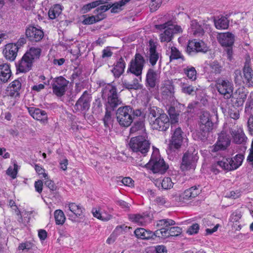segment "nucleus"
<instances>
[{"label": "nucleus", "mask_w": 253, "mask_h": 253, "mask_svg": "<svg viewBox=\"0 0 253 253\" xmlns=\"http://www.w3.org/2000/svg\"><path fill=\"white\" fill-rule=\"evenodd\" d=\"M146 61L144 57L139 53L135 54L134 58L132 59L129 64L127 72L135 75L137 78H134L131 83L126 80L122 81L124 88L130 90L140 89L142 85L140 84L142 81V73Z\"/></svg>", "instance_id": "obj_1"}, {"label": "nucleus", "mask_w": 253, "mask_h": 253, "mask_svg": "<svg viewBox=\"0 0 253 253\" xmlns=\"http://www.w3.org/2000/svg\"><path fill=\"white\" fill-rule=\"evenodd\" d=\"M41 53V48L34 47L30 48L16 64L17 71L20 73L29 71L32 69L34 61L40 58Z\"/></svg>", "instance_id": "obj_2"}, {"label": "nucleus", "mask_w": 253, "mask_h": 253, "mask_svg": "<svg viewBox=\"0 0 253 253\" xmlns=\"http://www.w3.org/2000/svg\"><path fill=\"white\" fill-rule=\"evenodd\" d=\"M102 96L107 98L106 110H115L117 107L123 103L117 87L111 84H108L102 89Z\"/></svg>", "instance_id": "obj_3"}, {"label": "nucleus", "mask_w": 253, "mask_h": 253, "mask_svg": "<svg viewBox=\"0 0 253 253\" xmlns=\"http://www.w3.org/2000/svg\"><path fill=\"white\" fill-rule=\"evenodd\" d=\"M155 27L157 30H164L159 35V39L161 42H169L172 41L175 34L182 32V29L180 26L173 25L171 21L155 25Z\"/></svg>", "instance_id": "obj_4"}, {"label": "nucleus", "mask_w": 253, "mask_h": 253, "mask_svg": "<svg viewBox=\"0 0 253 253\" xmlns=\"http://www.w3.org/2000/svg\"><path fill=\"white\" fill-rule=\"evenodd\" d=\"M129 146L132 151L140 152L145 155L150 149V143L146 139L145 136L138 135L131 138Z\"/></svg>", "instance_id": "obj_5"}, {"label": "nucleus", "mask_w": 253, "mask_h": 253, "mask_svg": "<svg viewBox=\"0 0 253 253\" xmlns=\"http://www.w3.org/2000/svg\"><path fill=\"white\" fill-rule=\"evenodd\" d=\"M133 108L130 106L119 107L116 113L117 122L124 127H128L133 122L132 113Z\"/></svg>", "instance_id": "obj_6"}, {"label": "nucleus", "mask_w": 253, "mask_h": 253, "mask_svg": "<svg viewBox=\"0 0 253 253\" xmlns=\"http://www.w3.org/2000/svg\"><path fill=\"white\" fill-rule=\"evenodd\" d=\"M200 133L201 139H207L209 132L212 129L213 124L211 121L210 114L207 111H204L200 116L199 123Z\"/></svg>", "instance_id": "obj_7"}, {"label": "nucleus", "mask_w": 253, "mask_h": 253, "mask_svg": "<svg viewBox=\"0 0 253 253\" xmlns=\"http://www.w3.org/2000/svg\"><path fill=\"white\" fill-rule=\"evenodd\" d=\"M244 155H236L233 158H223L222 160L217 162V165L224 170L231 171L238 168L242 164Z\"/></svg>", "instance_id": "obj_8"}, {"label": "nucleus", "mask_w": 253, "mask_h": 253, "mask_svg": "<svg viewBox=\"0 0 253 253\" xmlns=\"http://www.w3.org/2000/svg\"><path fill=\"white\" fill-rule=\"evenodd\" d=\"M69 81L62 76L53 79L51 82L53 93L57 97H61L65 95Z\"/></svg>", "instance_id": "obj_9"}, {"label": "nucleus", "mask_w": 253, "mask_h": 253, "mask_svg": "<svg viewBox=\"0 0 253 253\" xmlns=\"http://www.w3.org/2000/svg\"><path fill=\"white\" fill-rule=\"evenodd\" d=\"M147 165L154 173H164L169 168L164 159L158 155H152Z\"/></svg>", "instance_id": "obj_10"}, {"label": "nucleus", "mask_w": 253, "mask_h": 253, "mask_svg": "<svg viewBox=\"0 0 253 253\" xmlns=\"http://www.w3.org/2000/svg\"><path fill=\"white\" fill-rule=\"evenodd\" d=\"M215 86L219 93L223 95L225 98L228 99L231 97L233 90V84L231 82L220 78L216 81Z\"/></svg>", "instance_id": "obj_11"}, {"label": "nucleus", "mask_w": 253, "mask_h": 253, "mask_svg": "<svg viewBox=\"0 0 253 253\" xmlns=\"http://www.w3.org/2000/svg\"><path fill=\"white\" fill-rule=\"evenodd\" d=\"M198 159L197 152L188 150L184 154L182 157L180 166L181 170L185 171L193 168Z\"/></svg>", "instance_id": "obj_12"}, {"label": "nucleus", "mask_w": 253, "mask_h": 253, "mask_svg": "<svg viewBox=\"0 0 253 253\" xmlns=\"http://www.w3.org/2000/svg\"><path fill=\"white\" fill-rule=\"evenodd\" d=\"M150 125L153 129L165 131L169 127V118L166 114H161L155 120H151Z\"/></svg>", "instance_id": "obj_13"}, {"label": "nucleus", "mask_w": 253, "mask_h": 253, "mask_svg": "<svg viewBox=\"0 0 253 253\" xmlns=\"http://www.w3.org/2000/svg\"><path fill=\"white\" fill-rule=\"evenodd\" d=\"M208 49L206 44L202 41L193 40L189 41L186 51L189 55H193L199 52H206Z\"/></svg>", "instance_id": "obj_14"}, {"label": "nucleus", "mask_w": 253, "mask_h": 253, "mask_svg": "<svg viewBox=\"0 0 253 253\" xmlns=\"http://www.w3.org/2000/svg\"><path fill=\"white\" fill-rule=\"evenodd\" d=\"M183 132L180 127L175 129L170 140L167 151L171 152L180 148L183 141Z\"/></svg>", "instance_id": "obj_15"}, {"label": "nucleus", "mask_w": 253, "mask_h": 253, "mask_svg": "<svg viewBox=\"0 0 253 253\" xmlns=\"http://www.w3.org/2000/svg\"><path fill=\"white\" fill-rule=\"evenodd\" d=\"M159 79L160 75L158 71L153 68L148 69L146 75L145 85L149 90L156 87L159 84Z\"/></svg>", "instance_id": "obj_16"}, {"label": "nucleus", "mask_w": 253, "mask_h": 253, "mask_svg": "<svg viewBox=\"0 0 253 253\" xmlns=\"http://www.w3.org/2000/svg\"><path fill=\"white\" fill-rule=\"evenodd\" d=\"M229 136L226 133L221 132L218 135L216 143L211 148V152H216L219 150H225L230 144Z\"/></svg>", "instance_id": "obj_17"}, {"label": "nucleus", "mask_w": 253, "mask_h": 253, "mask_svg": "<svg viewBox=\"0 0 253 253\" xmlns=\"http://www.w3.org/2000/svg\"><path fill=\"white\" fill-rule=\"evenodd\" d=\"M91 97L87 91L84 92L82 95L77 101L74 108L77 111H87L90 107Z\"/></svg>", "instance_id": "obj_18"}, {"label": "nucleus", "mask_w": 253, "mask_h": 253, "mask_svg": "<svg viewBox=\"0 0 253 253\" xmlns=\"http://www.w3.org/2000/svg\"><path fill=\"white\" fill-rule=\"evenodd\" d=\"M26 36L32 42H38L43 37V31L33 26H29L26 30Z\"/></svg>", "instance_id": "obj_19"}, {"label": "nucleus", "mask_w": 253, "mask_h": 253, "mask_svg": "<svg viewBox=\"0 0 253 253\" xmlns=\"http://www.w3.org/2000/svg\"><path fill=\"white\" fill-rule=\"evenodd\" d=\"M230 133L231 134L233 141L237 144H243L247 139L243 129L238 126H234L230 128Z\"/></svg>", "instance_id": "obj_20"}, {"label": "nucleus", "mask_w": 253, "mask_h": 253, "mask_svg": "<svg viewBox=\"0 0 253 253\" xmlns=\"http://www.w3.org/2000/svg\"><path fill=\"white\" fill-rule=\"evenodd\" d=\"M175 224V222L171 219L167 218L158 220L156 224L157 230L154 232L155 236L156 237L162 238V234L160 232H161L162 230H167L169 226L174 225Z\"/></svg>", "instance_id": "obj_21"}, {"label": "nucleus", "mask_w": 253, "mask_h": 253, "mask_svg": "<svg viewBox=\"0 0 253 253\" xmlns=\"http://www.w3.org/2000/svg\"><path fill=\"white\" fill-rule=\"evenodd\" d=\"M174 85L172 82L170 81L166 82L162 89V98L168 100L169 102H172L174 99Z\"/></svg>", "instance_id": "obj_22"}, {"label": "nucleus", "mask_w": 253, "mask_h": 253, "mask_svg": "<svg viewBox=\"0 0 253 253\" xmlns=\"http://www.w3.org/2000/svg\"><path fill=\"white\" fill-rule=\"evenodd\" d=\"M199 187V185L194 186L185 190L179 196L180 201L185 202L197 196L201 192Z\"/></svg>", "instance_id": "obj_23"}, {"label": "nucleus", "mask_w": 253, "mask_h": 253, "mask_svg": "<svg viewBox=\"0 0 253 253\" xmlns=\"http://www.w3.org/2000/svg\"><path fill=\"white\" fill-rule=\"evenodd\" d=\"M27 109L30 115L34 119L43 123L47 121V115L44 110L35 107H28Z\"/></svg>", "instance_id": "obj_24"}, {"label": "nucleus", "mask_w": 253, "mask_h": 253, "mask_svg": "<svg viewBox=\"0 0 253 253\" xmlns=\"http://www.w3.org/2000/svg\"><path fill=\"white\" fill-rule=\"evenodd\" d=\"M19 47L16 44L8 43L5 45L3 53L7 60L12 61L16 58Z\"/></svg>", "instance_id": "obj_25"}, {"label": "nucleus", "mask_w": 253, "mask_h": 253, "mask_svg": "<svg viewBox=\"0 0 253 253\" xmlns=\"http://www.w3.org/2000/svg\"><path fill=\"white\" fill-rule=\"evenodd\" d=\"M149 46L146 56L151 66H154L159 58V54L156 50V45L152 41H150Z\"/></svg>", "instance_id": "obj_26"}, {"label": "nucleus", "mask_w": 253, "mask_h": 253, "mask_svg": "<svg viewBox=\"0 0 253 253\" xmlns=\"http://www.w3.org/2000/svg\"><path fill=\"white\" fill-rule=\"evenodd\" d=\"M125 68L126 62L125 59L121 57L114 63L112 72L116 78H119L124 73Z\"/></svg>", "instance_id": "obj_27"}, {"label": "nucleus", "mask_w": 253, "mask_h": 253, "mask_svg": "<svg viewBox=\"0 0 253 253\" xmlns=\"http://www.w3.org/2000/svg\"><path fill=\"white\" fill-rule=\"evenodd\" d=\"M217 39L223 46H232L234 42V36L229 32L219 34Z\"/></svg>", "instance_id": "obj_28"}, {"label": "nucleus", "mask_w": 253, "mask_h": 253, "mask_svg": "<svg viewBox=\"0 0 253 253\" xmlns=\"http://www.w3.org/2000/svg\"><path fill=\"white\" fill-rule=\"evenodd\" d=\"M244 83H245L248 86L253 87V70L250 67L248 61L245 62L244 68Z\"/></svg>", "instance_id": "obj_29"}, {"label": "nucleus", "mask_w": 253, "mask_h": 253, "mask_svg": "<svg viewBox=\"0 0 253 253\" xmlns=\"http://www.w3.org/2000/svg\"><path fill=\"white\" fill-rule=\"evenodd\" d=\"M135 237L139 239L148 240L150 239H154L155 236L154 232L150 230H147L143 228H138L134 231Z\"/></svg>", "instance_id": "obj_30"}, {"label": "nucleus", "mask_w": 253, "mask_h": 253, "mask_svg": "<svg viewBox=\"0 0 253 253\" xmlns=\"http://www.w3.org/2000/svg\"><path fill=\"white\" fill-rule=\"evenodd\" d=\"M129 219L133 222L140 225H145L150 221V216L148 214H133L129 215Z\"/></svg>", "instance_id": "obj_31"}, {"label": "nucleus", "mask_w": 253, "mask_h": 253, "mask_svg": "<svg viewBox=\"0 0 253 253\" xmlns=\"http://www.w3.org/2000/svg\"><path fill=\"white\" fill-rule=\"evenodd\" d=\"M68 208L71 211V213H68L70 217H73L74 219L77 217H80L83 212L84 208L80 205H77L75 203H71L68 204Z\"/></svg>", "instance_id": "obj_32"}, {"label": "nucleus", "mask_w": 253, "mask_h": 253, "mask_svg": "<svg viewBox=\"0 0 253 253\" xmlns=\"http://www.w3.org/2000/svg\"><path fill=\"white\" fill-rule=\"evenodd\" d=\"M11 75L10 66L8 64L0 65V83H6Z\"/></svg>", "instance_id": "obj_33"}, {"label": "nucleus", "mask_w": 253, "mask_h": 253, "mask_svg": "<svg viewBox=\"0 0 253 253\" xmlns=\"http://www.w3.org/2000/svg\"><path fill=\"white\" fill-rule=\"evenodd\" d=\"M169 50H167L166 54L169 55V61L171 62L173 60L179 59L182 60H184V57L181 52L175 46H169Z\"/></svg>", "instance_id": "obj_34"}, {"label": "nucleus", "mask_w": 253, "mask_h": 253, "mask_svg": "<svg viewBox=\"0 0 253 253\" xmlns=\"http://www.w3.org/2000/svg\"><path fill=\"white\" fill-rule=\"evenodd\" d=\"M182 229L178 226L170 227L167 230H162V238H167L169 237H176L181 234ZM161 233V232H160Z\"/></svg>", "instance_id": "obj_35"}, {"label": "nucleus", "mask_w": 253, "mask_h": 253, "mask_svg": "<svg viewBox=\"0 0 253 253\" xmlns=\"http://www.w3.org/2000/svg\"><path fill=\"white\" fill-rule=\"evenodd\" d=\"M209 73L211 76L219 75L223 70V67L217 61L214 60L210 62Z\"/></svg>", "instance_id": "obj_36"}, {"label": "nucleus", "mask_w": 253, "mask_h": 253, "mask_svg": "<svg viewBox=\"0 0 253 253\" xmlns=\"http://www.w3.org/2000/svg\"><path fill=\"white\" fill-rule=\"evenodd\" d=\"M156 184L158 185L159 187L161 186L162 189L168 190L172 188L174 183L170 177H165L162 180L157 181Z\"/></svg>", "instance_id": "obj_37"}, {"label": "nucleus", "mask_w": 253, "mask_h": 253, "mask_svg": "<svg viewBox=\"0 0 253 253\" xmlns=\"http://www.w3.org/2000/svg\"><path fill=\"white\" fill-rule=\"evenodd\" d=\"M192 32L195 36H202L204 33V30L196 20H192L191 23Z\"/></svg>", "instance_id": "obj_38"}, {"label": "nucleus", "mask_w": 253, "mask_h": 253, "mask_svg": "<svg viewBox=\"0 0 253 253\" xmlns=\"http://www.w3.org/2000/svg\"><path fill=\"white\" fill-rule=\"evenodd\" d=\"M112 111L106 110L105 116L103 119L104 125L106 128L110 129L113 127V119L112 118Z\"/></svg>", "instance_id": "obj_39"}, {"label": "nucleus", "mask_w": 253, "mask_h": 253, "mask_svg": "<svg viewBox=\"0 0 253 253\" xmlns=\"http://www.w3.org/2000/svg\"><path fill=\"white\" fill-rule=\"evenodd\" d=\"M144 130V124L142 120L136 121L130 128V134L140 133Z\"/></svg>", "instance_id": "obj_40"}, {"label": "nucleus", "mask_w": 253, "mask_h": 253, "mask_svg": "<svg viewBox=\"0 0 253 253\" xmlns=\"http://www.w3.org/2000/svg\"><path fill=\"white\" fill-rule=\"evenodd\" d=\"M214 25L218 29H226L229 26V20L222 16L217 20H214Z\"/></svg>", "instance_id": "obj_41"}, {"label": "nucleus", "mask_w": 253, "mask_h": 253, "mask_svg": "<svg viewBox=\"0 0 253 253\" xmlns=\"http://www.w3.org/2000/svg\"><path fill=\"white\" fill-rule=\"evenodd\" d=\"M92 213L94 217L103 221H108L111 217V215L108 214L105 212L102 213L100 212L99 209L97 210L96 208H93L92 209Z\"/></svg>", "instance_id": "obj_42"}, {"label": "nucleus", "mask_w": 253, "mask_h": 253, "mask_svg": "<svg viewBox=\"0 0 253 253\" xmlns=\"http://www.w3.org/2000/svg\"><path fill=\"white\" fill-rule=\"evenodd\" d=\"M168 113L169 116V122L171 125L175 124L178 122L179 120V113L178 111H176L174 107H169L168 110Z\"/></svg>", "instance_id": "obj_43"}, {"label": "nucleus", "mask_w": 253, "mask_h": 253, "mask_svg": "<svg viewBox=\"0 0 253 253\" xmlns=\"http://www.w3.org/2000/svg\"><path fill=\"white\" fill-rule=\"evenodd\" d=\"M146 253H168V250L164 245H156L149 248Z\"/></svg>", "instance_id": "obj_44"}, {"label": "nucleus", "mask_w": 253, "mask_h": 253, "mask_svg": "<svg viewBox=\"0 0 253 253\" xmlns=\"http://www.w3.org/2000/svg\"><path fill=\"white\" fill-rule=\"evenodd\" d=\"M104 14H96L85 18L83 22L84 25H90L104 19Z\"/></svg>", "instance_id": "obj_45"}, {"label": "nucleus", "mask_w": 253, "mask_h": 253, "mask_svg": "<svg viewBox=\"0 0 253 253\" xmlns=\"http://www.w3.org/2000/svg\"><path fill=\"white\" fill-rule=\"evenodd\" d=\"M61 6L56 4L52 8H50L48 11V16L50 19H54L57 17L61 13Z\"/></svg>", "instance_id": "obj_46"}, {"label": "nucleus", "mask_w": 253, "mask_h": 253, "mask_svg": "<svg viewBox=\"0 0 253 253\" xmlns=\"http://www.w3.org/2000/svg\"><path fill=\"white\" fill-rule=\"evenodd\" d=\"M54 218L56 223L58 225H62L66 219L64 212L60 210H57L54 211Z\"/></svg>", "instance_id": "obj_47"}, {"label": "nucleus", "mask_w": 253, "mask_h": 253, "mask_svg": "<svg viewBox=\"0 0 253 253\" xmlns=\"http://www.w3.org/2000/svg\"><path fill=\"white\" fill-rule=\"evenodd\" d=\"M197 90V88L196 87L188 85L186 84H183L181 86L182 92L188 95H195Z\"/></svg>", "instance_id": "obj_48"}, {"label": "nucleus", "mask_w": 253, "mask_h": 253, "mask_svg": "<svg viewBox=\"0 0 253 253\" xmlns=\"http://www.w3.org/2000/svg\"><path fill=\"white\" fill-rule=\"evenodd\" d=\"M183 72L189 79L192 80L196 79L197 72L194 67H187L183 69Z\"/></svg>", "instance_id": "obj_49"}, {"label": "nucleus", "mask_w": 253, "mask_h": 253, "mask_svg": "<svg viewBox=\"0 0 253 253\" xmlns=\"http://www.w3.org/2000/svg\"><path fill=\"white\" fill-rule=\"evenodd\" d=\"M100 4V2L97 1L89 3L83 6V7L82 8L81 10V12L83 14L86 13L89 11H90L92 8H95L96 6L99 5Z\"/></svg>", "instance_id": "obj_50"}, {"label": "nucleus", "mask_w": 253, "mask_h": 253, "mask_svg": "<svg viewBox=\"0 0 253 253\" xmlns=\"http://www.w3.org/2000/svg\"><path fill=\"white\" fill-rule=\"evenodd\" d=\"M93 113L99 114L103 111V105L100 99H97L93 102Z\"/></svg>", "instance_id": "obj_51"}, {"label": "nucleus", "mask_w": 253, "mask_h": 253, "mask_svg": "<svg viewBox=\"0 0 253 253\" xmlns=\"http://www.w3.org/2000/svg\"><path fill=\"white\" fill-rule=\"evenodd\" d=\"M157 108L155 106L150 107L148 108V116L149 118V122L151 120H155L157 117H158L160 114L158 113L157 111Z\"/></svg>", "instance_id": "obj_52"}, {"label": "nucleus", "mask_w": 253, "mask_h": 253, "mask_svg": "<svg viewBox=\"0 0 253 253\" xmlns=\"http://www.w3.org/2000/svg\"><path fill=\"white\" fill-rule=\"evenodd\" d=\"M234 82L235 84H241L242 82L244 83V77L242 75L241 71L236 70L233 74Z\"/></svg>", "instance_id": "obj_53"}, {"label": "nucleus", "mask_w": 253, "mask_h": 253, "mask_svg": "<svg viewBox=\"0 0 253 253\" xmlns=\"http://www.w3.org/2000/svg\"><path fill=\"white\" fill-rule=\"evenodd\" d=\"M162 0H151L149 4L151 12L155 11L160 7L162 4Z\"/></svg>", "instance_id": "obj_54"}, {"label": "nucleus", "mask_w": 253, "mask_h": 253, "mask_svg": "<svg viewBox=\"0 0 253 253\" xmlns=\"http://www.w3.org/2000/svg\"><path fill=\"white\" fill-rule=\"evenodd\" d=\"M231 101L233 105L235 107L241 106L244 104L243 100H241V98L237 97V93H235L231 96Z\"/></svg>", "instance_id": "obj_55"}, {"label": "nucleus", "mask_w": 253, "mask_h": 253, "mask_svg": "<svg viewBox=\"0 0 253 253\" xmlns=\"http://www.w3.org/2000/svg\"><path fill=\"white\" fill-rule=\"evenodd\" d=\"M18 170V165L16 164H14V168L10 167L6 170V173L7 175L10 176L13 179L16 177Z\"/></svg>", "instance_id": "obj_56"}, {"label": "nucleus", "mask_w": 253, "mask_h": 253, "mask_svg": "<svg viewBox=\"0 0 253 253\" xmlns=\"http://www.w3.org/2000/svg\"><path fill=\"white\" fill-rule=\"evenodd\" d=\"M199 230V225L197 223H194L190 226L187 230V233L189 235L197 234Z\"/></svg>", "instance_id": "obj_57"}, {"label": "nucleus", "mask_w": 253, "mask_h": 253, "mask_svg": "<svg viewBox=\"0 0 253 253\" xmlns=\"http://www.w3.org/2000/svg\"><path fill=\"white\" fill-rule=\"evenodd\" d=\"M110 8H111L110 4L107 5H102L96 8L94 11V13L96 14H104L103 13L109 9Z\"/></svg>", "instance_id": "obj_58"}, {"label": "nucleus", "mask_w": 253, "mask_h": 253, "mask_svg": "<svg viewBox=\"0 0 253 253\" xmlns=\"http://www.w3.org/2000/svg\"><path fill=\"white\" fill-rule=\"evenodd\" d=\"M45 181L44 182V185L48 187L51 191H54L56 190L57 186L54 184V182L48 178H45Z\"/></svg>", "instance_id": "obj_59"}, {"label": "nucleus", "mask_w": 253, "mask_h": 253, "mask_svg": "<svg viewBox=\"0 0 253 253\" xmlns=\"http://www.w3.org/2000/svg\"><path fill=\"white\" fill-rule=\"evenodd\" d=\"M11 87L13 88V90L16 92H18L21 87V83L18 80H14L11 83Z\"/></svg>", "instance_id": "obj_60"}, {"label": "nucleus", "mask_w": 253, "mask_h": 253, "mask_svg": "<svg viewBox=\"0 0 253 253\" xmlns=\"http://www.w3.org/2000/svg\"><path fill=\"white\" fill-rule=\"evenodd\" d=\"M145 114L141 111L140 109L133 110V112L132 113V118H133V120L134 119L135 117H139L141 119H143L145 118Z\"/></svg>", "instance_id": "obj_61"}, {"label": "nucleus", "mask_w": 253, "mask_h": 253, "mask_svg": "<svg viewBox=\"0 0 253 253\" xmlns=\"http://www.w3.org/2000/svg\"><path fill=\"white\" fill-rule=\"evenodd\" d=\"M35 169L36 172L39 174H42L45 178L47 177V174L44 172V169L40 166L36 164L35 166Z\"/></svg>", "instance_id": "obj_62"}, {"label": "nucleus", "mask_w": 253, "mask_h": 253, "mask_svg": "<svg viewBox=\"0 0 253 253\" xmlns=\"http://www.w3.org/2000/svg\"><path fill=\"white\" fill-rule=\"evenodd\" d=\"M43 183L42 180H38L35 182V187L36 191L39 193H41L42 190Z\"/></svg>", "instance_id": "obj_63"}, {"label": "nucleus", "mask_w": 253, "mask_h": 253, "mask_svg": "<svg viewBox=\"0 0 253 253\" xmlns=\"http://www.w3.org/2000/svg\"><path fill=\"white\" fill-rule=\"evenodd\" d=\"M242 215L240 212H233L231 217V220L232 222H237L241 218Z\"/></svg>", "instance_id": "obj_64"}]
</instances>
